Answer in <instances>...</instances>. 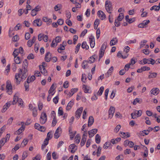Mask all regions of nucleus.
<instances>
[{"label": "nucleus", "instance_id": "nucleus-1", "mask_svg": "<svg viewBox=\"0 0 160 160\" xmlns=\"http://www.w3.org/2000/svg\"><path fill=\"white\" fill-rule=\"evenodd\" d=\"M28 65V62L26 59L24 60L22 66V69L19 68L18 73L15 74V79L16 81V82L18 84H20L21 81L25 80L27 76V73L28 72L27 68Z\"/></svg>", "mask_w": 160, "mask_h": 160}, {"label": "nucleus", "instance_id": "nucleus-2", "mask_svg": "<svg viewBox=\"0 0 160 160\" xmlns=\"http://www.w3.org/2000/svg\"><path fill=\"white\" fill-rule=\"evenodd\" d=\"M6 89L7 90V92L9 95L12 93V86L11 82L9 80H8L6 82Z\"/></svg>", "mask_w": 160, "mask_h": 160}, {"label": "nucleus", "instance_id": "nucleus-3", "mask_svg": "<svg viewBox=\"0 0 160 160\" xmlns=\"http://www.w3.org/2000/svg\"><path fill=\"white\" fill-rule=\"evenodd\" d=\"M105 7L107 12L109 13H111L112 11V8L111 3L110 1H106Z\"/></svg>", "mask_w": 160, "mask_h": 160}, {"label": "nucleus", "instance_id": "nucleus-4", "mask_svg": "<svg viewBox=\"0 0 160 160\" xmlns=\"http://www.w3.org/2000/svg\"><path fill=\"white\" fill-rule=\"evenodd\" d=\"M47 120V116L45 112H43L41 113L40 118V122L41 124H43L46 122Z\"/></svg>", "mask_w": 160, "mask_h": 160}, {"label": "nucleus", "instance_id": "nucleus-5", "mask_svg": "<svg viewBox=\"0 0 160 160\" xmlns=\"http://www.w3.org/2000/svg\"><path fill=\"white\" fill-rule=\"evenodd\" d=\"M115 111V108L111 106L110 107L108 110V118L111 119L112 118Z\"/></svg>", "mask_w": 160, "mask_h": 160}, {"label": "nucleus", "instance_id": "nucleus-6", "mask_svg": "<svg viewBox=\"0 0 160 160\" xmlns=\"http://www.w3.org/2000/svg\"><path fill=\"white\" fill-rule=\"evenodd\" d=\"M143 62L144 64L148 63V64H151L152 65H153L155 63V61L154 59L152 58H144L143 59Z\"/></svg>", "mask_w": 160, "mask_h": 160}, {"label": "nucleus", "instance_id": "nucleus-7", "mask_svg": "<svg viewBox=\"0 0 160 160\" xmlns=\"http://www.w3.org/2000/svg\"><path fill=\"white\" fill-rule=\"evenodd\" d=\"M83 110V108L82 107H81L79 108L78 109L76 112L75 116L77 118H80Z\"/></svg>", "mask_w": 160, "mask_h": 160}, {"label": "nucleus", "instance_id": "nucleus-8", "mask_svg": "<svg viewBox=\"0 0 160 160\" xmlns=\"http://www.w3.org/2000/svg\"><path fill=\"white\" fill-rule=\"evenodd\" d=\"M61 131V128L60 127H58L56 129L55 132L54 134L55 138L57 139L60 136V133L59 132Z\"/></svg>", "mask_w": 160, "mask_h": 160}, {"label": "nucleus", "instance_id": "nucleus-9", "mask_svg": "<svg viewBox=\"0 0 160 160\" xmlns=\"http://www.w3.org/2000/svg\"><path fill=\"white\" fill-rule=\"evenodd\" d=\"M69 148L71 149V152L72 153H74L77 149V147L75 144H71L69 146Z\"/></svg>", "mask_w": 160, "mask_h": 160}, {"label": "nucleus", "instance_id": "nucleus-10", "mask_svg": "<svg viewBox=\"0 0 160 160\" xmlns=\"http://www.w3.org/2000/svg\"><path fill=\"white\" fill-rule=\"evenodd\" d=\"M98 131V129H93L88 132L89 136V138H91Z\"/></svg>", "mask_w": 160, "mask_h": 160}, {"label": "nucleus", "instance_id": "nucleus-11", "mask_svg": "<svg viewBox=\"0 0 160 160\" xmlns=\"http://www.w3.org/2000/svg\"><path fill=\"white\" fill-rule=\"evenodd\" d=\"M98 15L99 17L102 20L105 19L106 17L105 14L102 11L99 10L98 11Z\"/></svg>", "mask_w": 160, "mask_h": 160}, {"label": "nucleus", "instance_id": "nucleus-12", "mask_svg": "<svg viewBox=\"0 0 160 160\" xmlns=\"http://www.w3.org/2000/svg\"><path fill=\"white\" fill-rule=\"evenodd\" d=\"M89 39L91 48H94L95 44V40L94 37L91 36L89 38Z\"/></svg>", "mask_w": 160, "mask_h": 160}, {"label": "nucleus", "instance_id": "nucleus-13", "mask_svg": "<svg viewBox=\"0 0 160 160\" xmlns=\"http://www.w3.org/2000/svg\"><path fill=\"white\" fill-rule=\"evenodd\" d=\"M51 54L50 52H47L45 55V61L48 62H50L51 60Z\"/></svg>", "mask_w": 160, "mask_h": 160}, {"label": "nucleus", "instance_id": "nucleus-14", "mask_svg": "<svg viewBox=\"0 0 160 160\" xmlns=\"http://www.w3.org/2000/svg\"><path fill=\"white\" fill-rule=\"evenodd\" d=\"M160 92L159 89L158 88H153L150 91L152 94L154 95H157Z\"/></svg>", "mask_w": 160, "mask_h": 160}, {"label": "nucleus", "instance_id": "nucleus-15", "mask_svg": "<svg viewBox=\"0 0 160 160\" xmlns=\"http://www.w3.org/2000/svg\"><path fill=\"white\" fill-rule=\"evenodd\" d=\"M32 23L34 26H35V24H36L37 26L39 27L42 25V21L40 19H37L34 20Z\"/></svg>", "mask_w": 160, "mask_h": 160}, {"label": "nucleus", "instance_id": "nucleus-16", "mask_svg": "<svg viewBox=\"0 0 160 160\" xmlns=\"http://www.w3.org/2000/svg\"><path fill=\"white\" fill-rule=\"evenodd\" d=\"M74 104V101L73 100H72L69 102L68 103V105H67L66 109L67 110H70L71 108L72 107V106Z\"/></svg>", "mask_w": 160, "mask_h": 160}, {"label": "nucleus", "instance_id": "nucleus-17", "mask_svg": "<svg viewBox=\"0 0 160 160\" xmlns=\"http://www.w3.org/2000/svg\"><path fill=\"white\" fill-rule=\"evenodd\" d=\"M97 56L96 55H94L89 58V60L88 61V62L89 63H92L94 62Z\"/></svg>", "mask_w": 160, "mask_h": 160}, {"label": "nucleus", "instance_id": "nucleus-18", "mask_svg": "<svg viewBox=\"0 0 160 160\" xmlns=\"http://www.w3.org/2000/svg\"><path fill=\"white\" fill-rule=\"evenodd\" d=\"M11 104L10 103L7 102L3 106L2 109V112H4L6 111L8 108L10 106Z\"/></svg>", "mask_w": 160, "mask_h": 160}, {"label": "nucleus", "instance_id": "nucleus-19", "mask_svg": "<svg viewBox=\"0 0 160 160\" xmlns=\"http://www.w3.org/2000/svg\"><path fill=\"white\" fill-rule=\"evenodd\" d=\"M94 121V120L93 117L92 116H90L88 120V126L89 127L91 126L93 124Z\"/></svg>", "mask_w": 160, "mask_h": 160}, {"label": "nucleus", "instance_id": "nucleus-20", "mask_svg": "<svg viewBox=\"0 0 160 160\" xmlns=\"http://www.w3.org/2000/svg\"><path fill=\"white\" fill-rule=\"evenodd\" d=\"M118 42V40L117 38H113L111 40L110 44L111 46H113L115 45Z\"/></svg>", "mask_w": 160, "mask_h": 160}, {"label": "nucleus", "instance_id": "nucleus-21", "mask_svg": "<svg viewBox=\"0 0 160 160\" xmlns=\"http://www.w3.org/2000/svg\"><path fill=\"white\" fill-rule=\"evenodd\" d=\"M52 132L50 131L48 133L47 138L45 140L48 142L49 140L52 138Z\"/></svg>", "mask_w": 160, "mask_h": 160}, {"label": "nucleus", "instance_id": "nucleus-22", "mask_svg": "<svg viewBox=\"0 0 160 160\" xmlns=\"http://www.w3.org/2000/svg\"><path fill=\"white\" fill-rule=\"evenodd\" d=\"M82 88L83 89V90L84 91V92L86 93H90V92H89L90 91V90L89 89V87H88L87 86L83 85Z\"/></svg>", "mask_w": 160, "mask_h": 160}, {"label": "nucleus", "instance_id": "nucleus-23", "mask_svg": "<svg viewBox=\"0 0 160 160\" xmlns=\"http://www.w3.org/2000/svg\"><path fill=\"white\" fill-rule=\"evenodd\" d=\"M19 99L18 97L16 95V94L13 97V100L12 102V104L15 105L16 104Z\"/></svg>", "mask_w": 160, "mask_h": 160}, {"label": "nucleus", "instance_id": "nucleus-24", "mask_svg": "<svg viewBox=\"0 0 160 160\" xmlns=\"http://www.w3.org/2000/svg\"><path fill=\"white\" fill-rule=\"evenodd\" d=\"M35 79V77L34 76H32L30 78L28 77L27 80V82L30 83V82L34 81Z\"/></svg>", "mask_w": 160, "mask_h": 160}, {"label": "nucleus", "instance_id": "nucleus-25", "mask_svg": "<svg viewBox=\"0 0 160 160\" xmlns=\"http://www.w3.org/2000/svg\"><path fill=\"white\" fill-rule=\"evenodd\" d=\"M154 8H156L155 9V11H158L160 9V2H159V5L158 6H157L156 5H154L151 8L150 10H154Z\"/></svg>", "mask_w": 160, "mask_h": 160}, {"label": "nucleus", "instance_id": "nucleus-26", "mask_svg": "<svg viewBox=\"0 0 160 160\" xmlns=\"http://www.w3.org/2000/svg\"><path fill=\"white\" fill-rule=\"evenodd\" d=\"M150 74L148 76V78H156L157 75V73L156 72H152L150 73Z\"/></svg>", "mask_w": 160, "mask_h": 160}, {"label": "nucleus", "instance_id": "nucleus-27", "mask_svg": "<svg viewBox=\"0 0 160 160\" xmlns=\"http://www.w3.org/2000/svg\"><path fill=\"white\" fill-rule=\"evenodd\" d=\"M18 106H21L20 107L23 108L24 107L23 102L22 100L21 99L19 98L17 102Z\"/></svg>", "mask_w": 160, "mask_h": 160}, {"label": "nucleus", "instance_id": "nucleus-28", "mask_svg": "<svg viewBox=\"0 0 160 160\" xmlns=\"http://www.w3.org/2000/svg\"><path fill=\"white\" fill-rule=\"evenodd\" d=\"M32 115L34 117H36L37 115V110L36 108L34 107L32 109Z\"/></svg>", "mask_w": 160, "mask_h": 160}, {"label": "nucleus", "instance_id": "nucleus-29", "mask_svg": "<svg viewBox=\"0 0 160 160\" xmlns=\"http://www.w3.org/2000/svg\"><path fill=\"white\" fill-rule=\"evenodd\" d=\"M81 47L82 48L86 49V50H88L89 48L86 42H85L82 43Z\"/></svg>", "mask_w": 160, "mask_h": 160}, {"label": "nucleus", "instance_id": "nucleus-30", "mask_svg": "<svg viewBox=\"0 0 160 160\" xmlns=\"http://www.w3.org/2000/svg\"><path fill=\"white\" fill-rule=\"evenodd\" d=\"M101 138L98 134H97L96 136L95 141L97 143H99L100 142Z\"/></svg>", "mask_w": 160, "mask_h": 160}, {"label": "nucleus", "instance_id": "nucleus-31", "mask_svg": "<svg viewBox=\"0 0 160 160\" xmlns=\"http://www.w3.org/2000/svg\"><path fill=\"white\" fill-rule=\"evenodd\" d=\"M124 18V14L123 13H121L119 14L117 19V20L118 21H121Z\"/></svg>", "mask_w": 160, "mask_h": 160}, {"label": "nucleus", "instance_id": "nucleus-32", "mask_svg": "<svg viewBox=\"0 0 160 160\" xmlns=\"http://www.w3.org/2000/svg\"><path fill=\"white\" fill-rule=\"evenodd\" d=\"M142 102V100L140 101V99L139 98H136L133 101L132 103L133 105H136L137 103H141Z\"/></svg>", "mask_w": 160, "mask_h": 160}, {"label": "nucleus", "instance_id": "nucleus-33", "mask_svg": "<svg viewBox=\"0 0 160 160\" xmlns=\"http://www.w3.org/2000/svg\"><path fill=\"white\" fill-rule=\"evenodd\" d=\"M99 20L98 19H96L94 22V28L95 29H96L99 24Z\"/></svg>", "mask_w": 160, "mask_h": 160}, {"label": "nucleus", "instance_id": "nucleus-34", "mask_svg": "<svg viewBox=\"0 0 160 160\" xmlns=\"http://www.w3.org/2000/svg\"><path fill=\"white\" fill-rule=\"evenodd\" d=\"M113 68L112 66L111 67L108 71L106 75L108 77H109V75H111V73L113 71Z\"/></svg>", "mask_w": 160, "mask_h": 160}, {"label": "nucleus", "instance_id": "nucleus-35", "mask_svg": "<svg viewBox=\"0 0 160 160\" xmlns=\"http://www.w3.org/2000/svg\"><path fill=\"white\" fill-rule=\"evenodd\" d=\"M111 145V143L109 142H107L104 144L103 148H104L107 149Z\"/></svg>", "mask_w": 160, "mask_h": 160}, {"label": "nucleus", "instance_id": "nucleus-36", "mask_svg": "<svg viewBox=\"0 0 160 160\" xmlns=\"http://www.w3.org/2000/svg\"><path fill=\"white\" fill-rule=\"evenodd\" d=\"M14 61L16 64H19L21 63L20 59L19 57H16L15 59L14 58Z\"/></svg>", "mask_w": 160, "mask_h": 160}, {"label": "nucleus", "instance_id": "nucleus-37", "mask_svg": "<svg viewBox=\"0 0 160 160\" xmlns=\"http://www.w3.org/2000/svg\"><path fill=\"white\" fill-rule=\"evenodd\" d=\"M28 140L27 139H24L22 141L21 145H22V147H24L28 143Z\"/></svg>", "mask_w": 160, "mask_h": 160}, {"label": "nucleus", "instance_id": "nucleus-38", "mask_svg": "<svg viewBox=\"0 0 160 160\" xmlns=\"http://www.w3.org/2000/svg\"><path fill=\"white\" fill-rule=\"evenodd\" d=\"M76 142L77 143H79L80 142V137L79 134H77L75 138Z\"/></svg>", "mask_w": 160, "mask_h": 160}, {"label": "nucleus", "instance_id": "nucleus-39", "mask_svg": "<svg viewBox=\"0 0 160 160\" xmlns=\"http://www.w3.org/2000/svg\"><path fill=\"white\" fill-rule=\"evenodd\" d=\"M19 52L18 49H15L14 50L13 52L12 55L14 56L15 59L16 58V57L18 55Z\"/></svg>", "mask_w": 160, "mask_h": 160}, {"label": "nucleus", "instance_id": "nucleus-40", "mask_svg": "<svg viewBox=\"0 0 160 160\" xmlns=\"http://www.w3.org/2000/svg\"><path fill=\"white\" fill-rule=\"evenodd\" d=\"M86 140V138H82L80 142V145L81 146H83L85 143Z\"/></svg>", "mask_w": 160, "mask_h": 160}, {"label": "nucleus", "instance_id": "nucleus-41", "mask_svg": "<svg viewBox=\"0 0 160 160\" xmlns=\"http://www.w3.org/2000/svg\"><path fill=\"white\" fill-rule=\"evenodd\" d=\"M103 90H104V87L102 86L101 87L98 91V95H101L103 92Z\"/></svg>", "mask_w": 160, "mask_h": 160}, {"label": "nucleus", "instance_id": "nucleus-42", "mask_svg": "<svg viewBox=\"0 0 160 160\" xmlns=\"http://www.w3.org/2000/svg\"><path fill=\"white\" fill-rule=\"evenodd\" d=\"M78 90L77 88H74L72 89L71 90V92H72V94L70 95L69 97H71L74 93L75 92H76Z\"/></svg>", "mask_w": 160, "mask_h": 160}, {"label": "nucleus", "instance_id": "nucleus-43", "mask_svg": "<svg viewBox=\"0 0 160 160\" xmlns=\"http://www.w3.org/2000/svg\"><path fill=\"white\" fill-rule=\"evenodd\" d=\"M137 110H135V111L134 112L132 113H131V116L132 117V119H135L137 117Z\"/></svg>", "mask_w": 160, "mask_h": 160}, {"label": "nucleus", "instance_id": "nucleus-44", "mask_svg": "<svg viewBox=\"0 0 160 160\" xmlns=\"http://www.w3.org/2000/svg\"><path fill=\"white\" fill-rule=\"evenodd\" d=\"M54 84H52L50 88L48 91V93L50 94L51 93L55 90V88H54Z\"/></svg>", "mask_w": 160, "mask_h": 160}, {"label": "nucleus", "instance_id": "nucleus-45", "mask_svg": "<svg viewBox=\"0 0 160 160\" xmlns=\"http://www.w3.org/2000/svg\"><path fill=\"white\" fill-rule=\"evenodd\" d=\"M121 128V126L120 125H117L114 129V132L116 133L118 132L119 131Z\"/></svg>", "mask_w": 160, "mask_h": 160}, {"label": "nucleus", "instance_id": "nucleus-46", "mask_svg": "<svg viewBox=\"0 0 160 160\" xmlns=\"http://www.w3.org/2000/svg\"><path fill=\"white\" fill-rule=\"evenodd\" d=\"M22 26L19 23H18L14 28V29L16 31L18 30L21 29Z\"/></svg>", "mask_w": 160, "mask_h": 160}, {"label": "nucleus", "instance_id": "nucleus-47", "mask_svg": "<svg viewBox=\"0 0 160 160\" xmlns=\"http://www.w3.org/2000/svg\"><path fill=\"white\" fill-rule=\"evenodd\" d=\"M76 133V131H75L74 133H73L72 132H71L69 133V135L71 139L72 140L73 139Z\"/></svg>", "mask_w": 160, "mask_h": 160}, {"label": "nucleus", "instance_id": "nucleus-48", "mask_svg": "<svg viewBox=\"0 0 160 160\" xmlns=\"http://www.w3.org/2000/svg\"><path fill=\"white\" fill-rule=\"evenodd\" d=\"M48 143V142L46 140L44 141V143L42 144V149L43 150L46 147Z\"/></svg>", "mask_w": 160, "mask_h": 160}, {"label": "nucleus", "instance_id": "nucleus-49", "mask_svg": "<svg viewBox=\"0 0 160 160\" xmlns=\"http://www.w3.org/2000/svg\"><path fill=\"white\" fill-rule=\"evenodd\" d=\"M19 40L18 36L16 35L14 36L12 38V40L14 42H17Z\"/></svg>", "mask_w": 160, "mask_h": 160}, {"label": "nucleus", "instance_id": "nucleus-50", "mask_svg": "<svg viewBox=\"0 0 160 160\" xmlns=\"http://www.w3.org/2000/svg\"><path fill=\"white\" fill-rule=\"evenodd\" d=\"M43 69L40 72L44 76H47L48 75L47 72L45 68H42Z\"/></svg>", "mask_w": 160, "mask_h": 160}, {"label": "nucleus", "instance_id": "nucleus-51", "mask_svg": "<svg viewBox=\"0 0 160 160\" xmlns=\"http://www.w3.org/2000/svg\"><path fill=\"white\" fill-rule=\"evenodd\" d=\"M145 118L146 120L145 123L148 125H150L151 124V121L149 120V118L148 117H145Z\"/></svg>", "mask_w": 160, "mask_h": 160}, {"label": "nucleus", "instance_id": "nucleus-52", "mask_svg": "<svg viewBox=\"0 0 160 160\" xmlns=\"http://www.w3.org/2000/svg\"><path fill=\"white\" fill-rule=\"evenodd\" d=\"M80 46H81V44L80 43H79L78 44L77 46H76L75 51V53H78V51L79 50Z\"/></svg>", "mask_w": 160, "mask_h": 160}, {"label": "nucleus", "instance_id": "nucleus-53", "mask_svg": "<svg viewBox=\"0 0 160 160\" xmlns=\"http://www.w3.org/2000/svg\"><path fill=\"white\" fill-rule=\"evenodd\" d=\"M104 52H103L102 51H100V52L99 54V59L98 60L99 61L101 58L103 57L104 55Z\"/></svg>", "mask_w": 160, "mask_h": 160}, {"label": "nucleus", "instance_id": "nucleus-54", "mask_svg": "<svg viewBox=\"0 0 160 160\" xmlns=\"http://www.w3.org/2000/svg\"><path fill=\"white\" fill-rule=\"evenodd\" d=\"M61 40V37L59 36L56 37L55 39V41L57 43L60 42Z\"/></svg>", "mask_w": 160, "mask_h": 160}, {"label": "nucleus", "instance_id": "nucleus-55", "mask_svg": "<svg viewBox=\"0 0 160 160\" xmlns=\"http://www.w3.org/2000/svg\"><path fill=\"white\" fill-rule=\"evenodd\" d=\"M29 83L27 82H25L24 83V87L25 89V91H28L29 89Z\"/></svg>", "mask_w": 160, "mask_h": 160}, {"label": "nucleus", "instance_id": "nucleus-56", "mask_svg": "<svg viewBox=\"0 0 160 160\" xmlns=\"http://www.w3.org/2000/svg\"><path fill=\"white\" fill-rule=\"evenodd\" d=\"M62 109L61 107H60L58 110V114L60 116L62 115L63 114V112L62 110Z\"/></svg>", "mask_w": 160, "mask_h": 160}, {"label": "nucleus", "instance_id": "nucleus-57", "mask_svg": "<svg viewBox=\"0 0 160 160\" xmlns=\"http://www.w3.org/2000/svg\"><path fill=\"white\" fill-rule=\"evenodd\" d=\"M58 96H57L53 98V102L55 104H56L58 102Z\"/></svg>", "mask_w": 160, "mask_h": 160}, {"label": "nucleus", "instance_id": "nucleus-58", "mask_svg": "<svg viewBox=\"0 0 160 160\" xmlns=\"http://www.w3.org/2000/svg\"><path fill=\"white\" fill-rule=\"evenodd\" d=\"M44 34L40 33L38 35V39L39 41H41L42 40L43 35Z\"/></svg>", "mask_w": 160, "mask_h": 160}, {"label": "nucleus", "instance_id": "nucleus-59", "mask_svg": "<svg viewBox=\"0 0 160 160\" xmlns=\"http://www.w3.org/2000/svg\"><path fill=\"white\" fill-rule=\"evenodd\" d=\"M30 37V34L29 32H27L25 34V38L26 40L29 39Z\"/></svg>", "mask_w": 160, "mask_h": 160}, {"label": "nucleus", "instance_id": "nucleus-60", "mask_svg": "<svg viewBox=\"0 0 160 160\" xmlns=\"http://www.w3.org/2000/svg\"><path fill=\"white\" fill-rule=\"evenodd\" d=\"M137 113L136 114L137 117H138L141 116L142 113V111L141 110H139L138 111H137Z\"/></svg>", "mask_w": 160, "mask_h": 160}, {"label": "nucleus", "instance_id": "nucleus-61", "mask_svg": "<svg viewBox=\"0 0 160 160\" xmlns=\"http://www.w3.org/2000/svg\"><path fill=\"white\" fill-rule=\"evenodd\" d=\"M34 58V56L33 54L31 53H30L27 57V58L28 59H33Z\"/></svg>", "mask_w": 160, "mask_h": 160}, {"label": "nucleus", "instance_id": "nucleus-62", "mask_svg": "<svg viewBox=\"0 0 160 160\" xmlns=\"http://www.w3.org/2000/svg\"><path fill=\"white\" fill-rule=\"evenodd\" d=\"M42 39L45 42H47L48 40V37L47 35H43V38Z\"/></svg>", "mask_w": 160, "mask_h": 160}, {"label": "nucleus", "instance_id": "nucleus-63", "mask_svg": "<svg viewBox=\"0 0 160 160\" xmlns=\"http://www.w3.org/2000/svg\"><path fill=\"white\" fill-rule=\"evenodd\" d=\"M66 23L69 26H71L72 25V23L70 20L67 19L66 20Z\"/></svg>", "mask_w": 160, "mask_h": 160}, {"label": "nucleus", "instance_id": "nucleus-64", "mask_svg": "<svg viewBox=\"0 0 160 160\" xmlns=\"http://www.w3.org/2000/svg\"><path fill=\"white\" fill-rule=\"evenodd\" d=\"M116 160H122L123 159V155H119L116 158Z\"/></svg>", "mask_w": 160, "mask_h": 160}]
</instances>
